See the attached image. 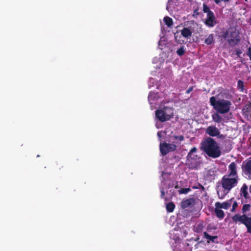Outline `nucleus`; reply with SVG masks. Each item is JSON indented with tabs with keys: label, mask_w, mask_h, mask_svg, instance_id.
Segmentation results:
<instances>
[{
	"label": "nucleus",
	"mask_w": 251,
	"mask_h": 251,
	"mask_svg": "<svg viewBox=\"0 0 251 251\" xmlns=\"http://www.w3.org/2000/svg\"><path fill=\"white\" fill-rule=\"evenodd\" d=\"M200 149L208 156L216 158L221 155V151L218 143L212 138L207 137L201 143Z\"/></svg>",
	"instance_id": "1"
},
{
	"label": "nucleus",
	"mask_w": 251,
	"mask_h": 251,
	"mask_svg": "<svg viewBox=\"0 0 251 251\" xmlns=\"http://www.w3.org/2000/svg\"><path fill=\"white\" fill-rule=\"evenodd\" d=\"M209 102L213 108L220 114L228 113L232 104L231 102L228 100L221 99L216 100L215 97L214 96L210 98Z\"/></svg>",
	"instance_id": "2"
},
{
	"label": "nucleus",
	"mask_w": 251,
	"mask_h": 251,
	"mask_svg": "<svg viewBox=\"0 0 251 251\" xmlns=\"http://www.w3.org/2000/svg\"><path fill=\"white\" fill-rule=\"evenodd\" d=\"M217 229V226L212 223L208 224L206 226V231L203 232L202 237L206 240L207 243L217 242L216 240L218 239V236L214 235L215 232H212V230H216Z\"/></svg>",
	"instance_id": "3"
},
{
	"label": "nucleus",
	"mask_w": 251,
	"mask_h": 251,
	"mask_svg": "<svg viewBox=\"0 0 251 251\" xmlns=\"http://www.w3.org/2000/svg\"><path fill=\"white\" fill-rule=\"evenodd\" d=\"M230 176L225 175L221 179V184L225 191L229 193V191L238 184V178L237 177L233 178Z\"/></svg>",
	"instance_id": "4"
},
{
	"label": "nucleus",
	"mask_w": 251,
	"mask_h": 251,
	"mask_svg": "<svg viewBox=\"0 0 251 251\" xmlns=\"http://www.w3.org/2000/svg\"><path fill=\"white\" fill-rule=\"evenodd\" d=\"M198 151L196 147L192 148L188 152L186 156V163L190 168H195L196 166V162L198 159V155L195 154Z\"/></svg>",
	"instance_id": "5"
},
{
	"label": "nucleus",
	"mask_w": 251,
	"mask_h": 251,
	"mask_svg": "<svg viewBox=\"0 0 251 251\" xmlns=\"http://www.w3.org/2000/svg\"><path fill=\"white\" fill-rule=\"evenodd\" d=\"M176 146L174 144L163 142L160 143L159 145L160 151L164 156L166 155L169 152L175 151L176 150Z\"/></svg>",
	"instance_id": "6"
},
{
	"label": "nucleus",
	"mask_w": 251,
	"mask_h": 251,
	"mask_svg": "<svg viewBox=\"0 0 251 251\" xmlns=\"http://www.w3.org/2000/svg\"><path fill=\"white\" fill-rule=\"evenodd\" d=\"M229 39L227 40L228 44L230 46H235L237 45L240 41V36L239 33L235 29L231 28L229 30Z\"/></svg>",
	"instance_id": "7"
},
{
	"label": "nucleus",
	"mask_w": 251,
	"mask_h": 251,
	"mask_svg": "<svg viewBox=\"0 0 251 251\" xmlns=\"http://www.w3.org/2000/svg\"><path fill=\"white\" fill-rule=\"evenodd\" d=\"M197 25V23L194 20L187 21L186 22V24H185V25L188 26V27H184L181 30V34L183 37L188 38L192 36L193 30L192 26L190 25Z\"/></svg>",
	"instance_id": "8"
},
{
	"label": "nucleus",
	"mask_w": 251,
	"mask_h": 251,
	"mask_svg": "<svg viewBox=\"0 0 251 251\" xmlns=\"http://www.w3.org/2000/svg\"><path fill=\"white\" fill-rule=\"evenodd\" d=\"M204 24L209 27H214L217 24L216 19L213 12H210L208 15H206Z\"/></svg>",
	"instance_id": "9"
},
{
	"label": "nucleus",
	"mask_w": 251,
	"mask_h": 251,
	"mask_svg": "<svg viewBox=\"0 0 251 251\" xmlns=\"http://www.w3.org/2000/svg\"><path fill=\"white\" fill-rule=\"evenodd\" d=\"M242 171L247 178L251 179V160L243 163Z\"/></svg>",
	"instance_id": "10"
},
{
	"label": "nucleus",
	"mask_w": 251,
	"mask_h": 251,
	"mask_svg": "<svg viewBox=\"0 0 251 251\" xmlns=\"http://www.w3.org/2000/svg\"><path fill=\"white\" fill-rule=\"evenodd\" d=\"M248 217V216H247L246 214H243L241 215L240 214H235L232 217V220L236 224H237L238 222H239L241 224L245 225V223Z\"/></svg>",
	"instance_id": "11"
},
{
	"label": "nucleus",
	"mask_w": 251,
	"mask_h": 251,
	"mask_svg": "<svg viewBox=\"0 0 251 251\" xmlns=\"http://www.w3.org/2000/svg\"><path fill=\"white\" fill-rule=\"evenodd\" d=\"M155 116L158 121L162 123L169 120L168 118L165 116V114L162 110V109H158L155 111Z\"/></svg>",
	"instance_id": "12"
},
{
	"label": "nucleus",
	"mask_w": 251,
	"mask_h": 251,
	"mask_svg": "<svg viewBox=\"0 0 251 251\" xmlns=\"http://www.w3.org/2000/svg\"><path fill=\"white\" fill-rule=\"evenodd\" d=\"M233 199V198H232L223 203H221L220 202H216L215 204V206L217 208L227 209L231 206Z\"/></svg>",
	"instance_id": "13"
},
{
	"label": "nucleus",
	"mask_w": 251,
	"mask_h": 251,
	"mask_svg": "<svg viewBox=\"0 0 251 251\" xmlns=\"http://www.w3.org/2000/svg\"><path fill=\"white\" fill-rule=\"evenodd\" d=\"M206 133L210 136H217L220 133L219 129L215 126H209L206 130Z\"/></svg>",
	"instance_id": "14"
},
{
	"label": "nucleus",
	"mask_w": 251,
	"mask_h": 251,
	"mask_svg": "<svg viewBox=\"0 0 251 251\" xmlns=\"http://www.w3.org/2000/svg\"><path fill=\"white\" fill-rule=\"evenodd\" d=\"M195 204V200L193 198H190L183 200L181 202V207L183 209H185L189 207L192 206Z\"/></svg>",
	"instance_id": "15"
},
{
	"label": "nucleus",
	"mask_w": 251,
	"mask_h": 251,
	"mask_svg": "<svg viewBox=\"0 0 251 251\" xmlns=\"http://www.w3.org/2000/svg\"><path fill=\"white\" fill-rule=\"evenodd\" d=\"M236 168V164L234 162H231L228 166V169L230 173L227 176H233L234 177H237L238 178Z\"/></svg>",
	"instance_id": "16"
},
{
	"label": "nucleus",
	"mask_w": 251,
	"mask_h": 251,
	"mask_svg": "<svg viewBox=\"0 0 251 251\" xmlns=\"http://www.w3.org/2000/svg\"><path fill=\"white\" fill-rule=\"evenodd\" d=\"M205 226L204 225V223L202 221L201 222H198L195 224L194 226V231L198 233H201L203 231Z\"/></svg>",
	"instance_id": "17"
},
{
	"label": "nucleus",
	"mask_w": 251,
	"mask_h": 251,
	"mask_svg": "<svg viewBox=\"0 0 251 251\" xmlns=\"http://www.w3.org/2000/svg\"><path fill=\"white\" fill-rule=\"evenodd\" d=\"M162 110L165 113V116L168 118L169 120L171 118L173 117L174 112L173 108L168 106H164L163 108H162Z\"/></svg>",
	"instance_id": "18"
},
{
	"label": "nucleus",
	"mask_w": 251,
	"mask_h": 251,
	"mask_svg": "<svg viewBox=\"0 0 251 251\" xmlns=\"http://www.w3.org/2000/svg\"><path fill=\"white\" fill-rule=\"evenodd\" d=\"M220 209V208H217L215 207V213L218 218H219L220 219H223L224 218L225 214L223 210Z\"/></svg>",
	"instance_id": "19"
},
{
	"label": "nucleus",
	"mask_w": 251,
	"mask_h": 251,
	"mask_svg": "<svg viewBox=\"0 0 251 251\" xmlns=\"http://www.w3.org/2000/svg\"><path fill=\"white\" fill-rule=\"evenodd\" d=\"M214 43V34H210L204 40V43L207 45H211Z\"/></svg>",
	"instance_id": "20"
},
{
	"label": "nucleus",
	"mask_w": 251,
	"mask_h": 251,
	"mask_svg": "<svg viewBox=\"0 0 251 251\" xmlns=\"http://www.w3.org/2000/svg\"><path fill=\"white\" fill-rule=\"evenodd\" d=\"M241 192L243 194L244 197L245 199L249 198V195L248 193V186L246 184H244L241 189Z\"/></svg>",
	"instance_id": "21"
},
{
	"label": "nucleus",
	"mask_w": 251,
	"mask_h": 251,
	"mask_svg": "<svg viewBox=\"0 0 251 251\" xmlns=\"http://www.w3.org/2000/svg\"><path fill=\"white\" fill-rule=\"evenodd\" d=\"M244 225L247 229V232L251 234V217H248Z\"/></svg>",
	"instance_id": "22"
},
{
	"label": "nucleus",
	"mask_w": 251,
	"mask_h": 251,
	"mask_svg": "<svg viewBox=\"0 0 251 251\" xmlns=\"http://www.w3.org/2000/svg\"><path fill=\"white\" fill-rule=\"evenodd\" d=\"M175 208V204L173 202H170L166 205V210L168 212H172Z\"/></svg>",
	"instance_id": "23"
},
{
	"label": "nucleus",
	"mask_w": 251,
	"mask_h": 251,
	"mask_svg": "<svg viewBox=\"0 0 251 251\" xmlns=\"http://www.w3.org/2000/svg\"><path fill=\"white\" fill-rule=\"evenodd\" d=\"M164 21L168 27H171L173 24L172 19L168 16L164 18Z\"/></svg>",
	"instance_id": "24"
},
{
	"label": "nucleus",
	"mask_w": 251,
	"mask_h": 251,
	"mask_svg": "<svg viewBox=\"0 0 251 251\" xmlns=\"http://www.w3.org/2000/svg\"><path fill=\"white\" fill-rule=\"evenodd\" d=\"M219 113L217 112L212 115V119L214 121L217 123H220L222 121V118L219 114Z\"/></svg>",
	"instance_id": "25"
},
{
	"label": "nucleus",
	"mask_w": 251,
	"mask_h": 251,
	"mask_svg": "<svg viewBox=\"0 0 251 251\" xmlns=\"http://www.w3.org/2000/svg\"><path fill=\"white\" fill-rule=\"evenodd\" d=\"M244 113L247 116H249L251 118V105H248L245 109Z\"/></svg>",
	"instance_id": "26"
},
{
	"label": "nucleus",
	"mask_w": 251,
	"mask_h": 251,
	"mask_svg": "<svg viewBox=\"0 0 251 251\" xmlns=\"http://www.w3.org/2000/svg\"><path fill=\"white\" fill-rule=\"evenodd\" d=\"M185 52L184 46H181L176 50V53L179 56L183 55Z\"/></svg>",
	"instance_id": "27"
},
{
	"label": "nucleus",
	"mask_w": 251,
	"mask_h": 251,
	"mask_svg": "<svg viewBox=\"0 0 251 251\" xmlns=\"http://www.w3.org/2000/svg\"><path fill=\"white\" fill-rule=\"evenodd\" d=\"M203 11L204 13H205L208 15L210 12L212 13L213 12L210 10L209 7L206 4H203Z\"/></svg>",
	"instance_id": "28"
},
{
	"label": "nucleus",
	"mask_w": 251,
	"mask_h": 251,
	"mask_svg": "<svg viewBox=\"0 0 251 251\" xmlns=\"http://www.w3.org/2000/svg\"><path fill=\"white\" fill-rule=\"evenodd\" d=\"M221 37L227 40L228 39H229V31L226 30V31L223 32Z\"/></svg>",
	"instance_id": "29"
},
{
	"label": "nucleus",
	"mask_w": 251,
	"mask_h": 251,
	"mask_svg": "<svg viewBox=\"0 0 251 251\" xmlns=\"http://www.w3.org/2000/svg\"><path fill=\"white\" fill-rule=\"evenodd\" d=\"M250 208H251V205L250 204H244L242 207V212L243 213H244L249 211L250 209Z\"/></svg>",
	"instance_id": "30"
},
{
	"label": "nucleus",
	"mask_w": 251,
	"mask_h": 251,
	"mask_svg": "<svg viewBox=\"0 0 251 251\" xmlns=\"http://www.w3.org/2000/svg\"><path fill=\"white\" fill-rule=\"evenodd\" d=\"M191 191L189 188H181L178 190L179 194H187Z\"/></svg>",
	"instance_id": "31"
},
{
	"label": "nucleus",
	"mask_w": 251,
	"mask_h": 251,
	"mask_svg": "<svg viewBox=\"0 0 251 251\" xmlns=\"http://www.w3.org/2000/svg\"><path fill=\"white\" fill-rule=\"evenodd\" d=\"M237 84H238V87L239 88V89H240L242 91H243L244 90V82L243 81H242L241 80H239L238 81Z\"/></svg>",
	"instance_id": "32"
},
{
	"label": "nucleus",
	"mask_w": 251,
	"mask_h": 251,
	"mask_svg": "<svg viewBox=\"0 0 251 251\" xmlns=\"http://www.w3.org/2000/svg\"><path fill=\"white\" fill-rule=\"evenodd\" d=\"M173 137L176 140H179V141H182L184 139V137L183 135H174Z\"/></svg>",
	"instance_id": "33"
},
{
	"label": "nucleus",
	"mask_w": 251,
	"mask_h": 251,
	"mask_svg": "<svg viewBox=\"0 0 251 251\" xmlns=\"http://www.w3.org/2000/svg\"><path fill=\"white\" fill-rule=\"evenodd\" d=\"M228 193H227V191H225L221 193V194H220V193L219 192H218V198L220 199H223L226 195Z\"/></svg>",
	"instance_id": "34"
},
{
	"label": "nucleus",
	"mask_w": 251,
	"mask_h": 251,
	"mask_svg": "<svg viewBox=\"0 0 251 251\" xmlns=\"http://www.w3.org/2000/svg\"><path fill=\"white\" fill-rule=\"evenodd\" d=\"M238 206V203L236 201H234L233 203V205H232V207L231 209V211L232 212H234L235 211V209H236V208Z\"/></svg>",
	"instance_id": "35"
},
{
	"label": "nucleus",
	"mask_w": 251,
	"mask_h": 251,
	"mask_svg": "<svg viewBox=\"0 0 251 251\" xmlns=\"http://www.w3.org/2000/svg\"><path fill=\"white\" fill-rule=\"evenodd\" d=\"M247 54L249 56L250 59L251 61V47L248 49V51L247 52Z\"/></svg>",
	"instance_id": "36"
},
{
	"label": "nucleus",
	"mask_w": 251,
	"mask_h": 251,
	"mask_svg": "<svg viewBox=\"0 0 251 251\" xmlns=\"http://www.w3.org/2000/svg\"><path fill=\"white\" fill-rule=\"evenodd\" d=\"M193 89V87H190L186 91V94H189Z\"/></svg>",
	"instance_id": "37"
},
{
	"label": "nucleus",
	"mask_w": 251,
	"mask_h": 251,
	"mask_svg": "<svg viewBox=\"0 0 251 251\" xmlns=\"http://www.w3.org/2000/svg\"><path fill=\"white\" fill-rule=\"evenodd\" d=\"M236 54L239 56L242 53V51L240 49H237L235 50Z\"/></svg>",
	"instance_id": "38"
},
{
	"label": "nucleus",
	"mask_w": 251,
	"mask_h": 251,
	"mask_svg": "<svg viewBox=\"0 0 251 251\" xmlns=\"http://www.w3.org/2000/svg\"><path fill=\"white\" fill-rule=\"evenodd\" d=\"M218 138L221 139H224L225 138V136L223 134H221L220 133L219 135H217Z\"/></svg>",
	"instance_id": "39"
},
{
	"label": "nucleus",
	"mask_w": 251,
	"mask_h": 251,
	"mask_svg": "<svg viewBox=\"0 0 251 251\" xmlns=\"http://www.w3.org/2000/svg\"><path fill=\"white\" fill-rule=\"evenodd\" d=\"M153 95V94L150 93L149 97H148L149 100H152Z\"/></svg>",
	"instance_id": "40"
},
{
	"label": "nucleus",
	"mask_w": 251,
	"mask_h": 251,
	"mask_svg": "<svg viewBox=\"0 0 251 251\" xmlns=\"http://www.w3.org/2000/svg\"><path fill=\"white\" fill-rule=\"evenodd\" d=\"M165 196V192L163 190H162L161 192V198L164 197Z\"/></svg>",
	"instance_id": "41"
},
{
	"label": "nucleus",
	"mask_w": 251,
	"mask_h": 251,
	"mask_svg": "<svg viewBox=\"0 0 251 251\" xmlns=\"http://www.w3.org/2000/svg\"><path fill=\"white\" fill-rule=\"evenodd\" d=\"M221 1H222V0H214L215 2L217 4H219L220 3V2H221Z\"/></svg>",
	"instance_id": "42"
},
{
	"label": "nucleus",
	"mask_w": 251,
	"mask_h": 251,
	"mask_svg": "<svg viewBox=\"0 0 251 251\" xmlns=\"http://www.w3.org/2000/svg\"><path fill=\"white\" fill-rule=\"evenodd\" d=\"M157 136L159 137V138H161V133L160 132H158L157 133Z\"/></svg>",
	"instance_id": "43"
},
{
	"label": "nucleus",
	"mask_w": 251,
	"mask_h": 251,
	"mask_svg": "<svg viewBox=\"0 0 251 251\" xmlns=\"http://www.w3.org/2000/svg\"><path fill=\"white\" fill-rule=\"evenodd\" d=\"M222 1H224V2H228L229 1V0H222Z\"/></svg>",
	"instance_id": "44"
},
{
	"label": "nucleus",
	"mask_w": 251,
	"mask_h": 251,
	"mask_svg": "<svg viewBox=\"0 0 251 251\" xmlns=\"http://www.w3.org/2000/svg\"><path fill=\"white\" fill-rule=\"evenodd\" d=\"M250 192L251 193V186L250 187Z\"/></svg>",
	"instance_id": "45"
},
{
	"label": "nucleus",
	"mask_w": 251,
	"mask_h": 251,
	"mask_svg": "<svg viewBox=\"0 0 251 251\" xmlns=\"http://www.w3.org/2000/svg\"><path fill=\"white\" fill-rule=\"evenodd\" d=\"M178 188V185H176V186H175V188Z\"/></svg>",
	"instance_id": "46"
}]
</instances>
